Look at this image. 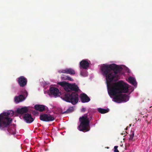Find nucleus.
<instances>
[{"label": "nucleus", "instance_id": "18", "mask_svg": "<svg viewBox=\"0 0 152 152\" xmlns=\"http://www.w3.org/2000/svg\"><path fill=\"white\" fill-rule=\"evenodd\" d=\"M69 83H67L64 81L58 82V84L64 88L65 90L66 91V88H67V86L68 85Z\"/></svg>", "mask_w": 152, "mask_h": 152}, {"label": "nucleus", "instance_id": "12", "mask_svg": "<svg viewBox=\"0 0 152 152\" xmlns=\"http://www.w3.org/2000/svg\"><path fill=\"white\" fill-rule=\"evenodd\" d=\"M23 119L28 123H31L34 120V119L32 117L31 114L28 113H26L24 115Z\"/></svg>", "mask_w": 152, "mask_h": 152}, {"label": "nucleus", "instance_id": "23", "mask_svg": "<svg viewBox=\"0 0 152 152\" xmlns=\"http://www.w3.org/2000/svg\"><path fill=\"white\" fill-rule=\"evenodd\" d=\"M86 109L85 108H83L81 109V111L82 112H84L86 111Z\"/></svg>", "mask_w": 152, "mask_h": 152}, {"label": "nucleus", "instance_id": "9", "mask_svg": "<svg viewBox=\"0 0 152 152\" xmlns=\"http://www.w3.org/2000/svg\"><path fill=\"white\" fill-rule=\"evenodd\" d=\"M81 101L83 103L88 102L90 100V99L85 94L83 93L81 94L80 96Z\"/></svg>", "mask_w": 152, "mask_h": 152}, {"label": "nucleus", "instance_id": "22", "mask_svg": "<svg viewBox=\"0 0 152 152\" xmlns=\"http://www.w3.org/2000/svg\"><path fill=\"white\" fill-rule=\"evenodd\" d=\"M118 146H114V148L115 149L114 150V152H119V151L117 149Z\"/></svg>", "mask_w": 152, "mask_h": 152}, {"label": "nucleus", "instance_id": "1", "mask_svg": "<svg viewBox=\"0 0 152 152\" xmlns=\"http://www.w3.org/2000/svg\"><path fill=\"white\" fill-rule=\"evenodd\" d=\"M101 69L102 75L106 77L109 94L114 96L113 101L119 103L128 101V96L121 93L128 92L129 85L121 80L113 83H111L118 80L119 77L117 74L122 70V67L114 64H104Z\"/></svg>", "mask_w": 152, "mask_h": 152}, {"label": "nucleus", "instance_id": "6", "mask_svg": "<svg viewBox=\"0 0 152 152\" xmlns=\"http://www.w3.org/2000/svg\"><path fill=\"white\" fill-rule=\"evenodd\" d=\"M39 118L41 120L45 122L52 121L55 119L53 116L49 114H41L40 115Z\"/></svg>", "mask_w": 152, "mask_h": 152}, {"label": "nucleus", "instance_id": "2", "mask_svg": "<svg viewBox=\"0 0 152 152\" xmlns=\"http://www.w3.org/2000/svg\"><path fill=\"white\" fill-rule=\"evenodd\" d=\"M14 112L12 110L4 112L0 114V129L3 130L7 129L10 134H14L15 132H12L11 129L9 127L12 121V119L10 117L12 116Z\"/></svg>", "mask_w": 152, "mask_h": 152}, {"label": "nucleus", "instance_id": "8", "mask_svg": "<svg viewBox=\"0 0 152 152\" xmlns=\"http://www.w3.org/2000/svg\"><path fill=\"white\" fill-rule=\"evenodd\" d=\"M17 82L21 87H23L27 84V80L23 76H21L18 78Z\"/></svg>", "mask_w": 152, "mask_h": 152}, {"label": "nucleus", "instance_id": "24", "mask_svg": "<svg viewBox=\"0 0 152 152\" xmlns=\"http://www.w3.org/2000/svg\"><path fill=\"white\" fill-rule=\"evenodd\" d=\"M80 75L83 76H84V74L82 71H81L80 73Z\"/></svg>", "mask_w": 152, "mask_h": 152}, {"label": "nucleus", "instance_id": "3", "mask_svg": "<svg viewBox=\"0 0 152 152\" xmlns=\"http://www.w3.org/2000/svg\"><path fill=\"white\" fill-rule=\"evenodd\" d=\"M92 115L89 113L85 114L84 116L80 117L79 120L80 124L78 126V129L83 132L89 131L90 128H89V123L90 121L92 119Z\"/></svg>", "mask_w": 152, "mask_h": 152}, {"label": "nucleus", "instance_id": "16", "mask_svg": "<svg viewBox=\"0 0 152 152\" xmlns=\"http://www.w3.org/2000/svg\"><path fill=\"white\" fill-rule=\"evenodd\" d=\"M134 134V130H131V131L130 134H129V138L128 142V143L130 144L131 143V142L132 141H134L133 139Z\"/></svg>", "mask_w": 152, "mask_h": 152}, {"label": "nucleus", "instance_id": "5", "mask_svg": "<svg viewBox=\"0 0 152 152\" xmlns=\"http://www.w3.org/2000/svg\"><path fill=\"white\" fill-rule=\"evenodd\" d=\"M20 93L21 94L15 96L14 98V101L16 103H18L24 101L28 96L27 92L25 90H22Z\"/></svg>", "mask_w": 152, "mask_h": 152}, {"label": "nucleus", "instance_id": "21", "mask_svg": "<svg viewBox=\"0 0 152 152\" xmlns=\"http://www.w3.org/2000/svg\"><path fill=\"white\" fill-rule=\"evenodd\" d=\"M64 80H69L71 81H73V79L72 78L69 76H67L65 77V78H64Z\"/></svg>", "mask_w": 152, "mask_h": 152}, {"label": "nucleus", "instance_id": "4", "mask_svg": "<svg viewBox=\"0 0 152 152\" xmlns=\"http://www.w3.org/2000/svg\"><path fill=\"white\" fill-rule=\"evenodd\" d=\"M62 99L67 102L71 103L73 105H75L78 102L79 95L77 92H67L64 94Z\"/></svg>", "mask_w": 152, "mask_h": 152}, {"label": "nucleus", "instance_id": "19", "mask_svg": "<svg viewBox=\"0 0 152 152\" xmlns=\"http://www.w3.org/2000/svg\"><path fill=\"white\" fill-rule=\"evenodd\" d=\"M74 110L73 107H69L68 109L66 111H65L62 113V114H64L65 113H69L74 111Z\"/></svg>", "mask_w": 152, "mask_h": 152}, {"label": "nucleus", "instance_id": "20", "mask_svg": "<svg viewBox=\"0 0 152 152\" xmlns=\"http://www.w3.org/2000/svg\"><path fill=\"white\" fill-rule=\"evenodd\" d=\"M98 112L102 114L106 113L108 112V109H105L102 108H99L97 109Z\"/></svg>", "mask_w": 152, "mask_h": 152}, {"label": "nucleus", "instance_id": "13", "mask_svg": "<svg viewBox=\"0 0 152 152\" xmlns=\"http://www.w3.org/2000/svg\"><path fill=\"white\" fill-rule=\"evenodd\" d=\"M80 69H86L89 66V63L88 61L85 60H83L81 61L80 63Z\"/></svg>", "mask_w": 152, "mask_h": 152}, {"label": "nucleus", "instance_id": "17", "mask_svg": "<svg viewBox=\"0 0 152 152\" xmlns=\"http://www.w3.org/2000/svg\"><path fill=\"white\" fill-rule=\"evenodd\" d=\"M129 82L135 86L137 85V83L134 78L132 77H130L128 78Z\"/></svg>", "mask_w": 152, "mask_h": 152}, {"label": "nucleus", "instance_id": "10", "mask_svg": "<svg viewBox=\"0 0 152 152\" xmlns=\"http://www.w3.org/2000/svg\"><path fill=\"white\" fill-rule=\"evenodd\" d=\"M50 90L51 94L53 95L54 96H58L60 94L59 90L56 88L54 87H51Z\"/></svg>", "mask_w": 152, "mask_h": 152}, {"label": "nucleus", "instance_id": "15", "mask_svg": "<svg viewBox=\"0 0 152 152\" xmlns=\"http://www.w3.org/2000/svg\"><path fill=\"white\" fill-rule=\"evenodd\" d=\"M34 108L39 111L42 112L45 110V106L43 105L36 104L34 106Z\"/></svg>", "mask_w": 152, "mask_h": 152}, {"label": "nucleus", "instance_id": "11", "mask_svg": "<svg viewBox=\"0 0 152 152\" xmlns=\"http://www.w3.org/2000/svg\"><path fill=\"white\" fill-rule=\"evenodd\" d=\"M59 73H66L71 75H73L75 74V72L74 70L73 69L71 68H67L61 71H59Z\"/></svg>", "mask_w": 152, "mask_h": 152}, {"label": "nucleus", "instance_id": "14", "mask_svg": "<svg viewBox=\"0 0 152 152\" xmlns=\"http://www.w3.org/2000/svg\"><path fill=\"white\" fill-rule=\"evenodd\" d=\"M28 112V109L27 107H23L21 108H18L17 110V112L20 114H23Z\"/></svg>", "mask_w": 152, "mask_h": 152}, {"label": "nucleus", "instance_id": "7", "mask_svg": "<svg viewBox=\"0 0 152 152\" xmlns=\"http://www.w3.org/2000/svg\"><path fill=\"white\" fill-rule=\"evenodd\" d=\"M66 91L69 92L70 91H75V92H77L79 90V87L75 83H69L67 86V88H66Z\"/></svg>", "mask_w": 152, "mask_h": 152}]
</instances>
